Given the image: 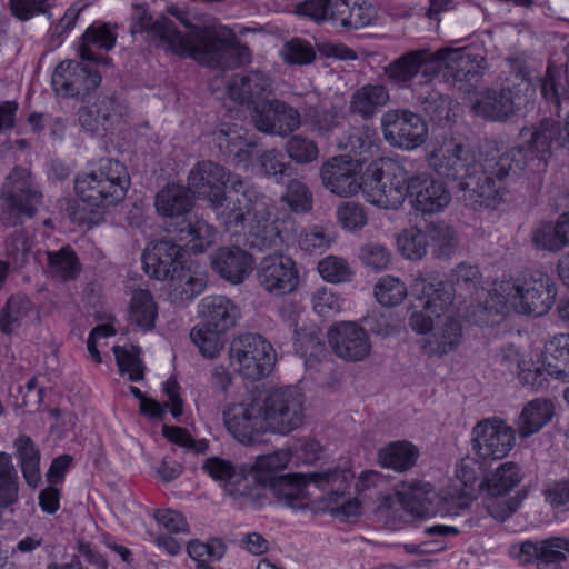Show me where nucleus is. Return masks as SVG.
<instances>
[{
    "mask_svg": "<svg viewBox=\"0 0 569 569\" xmlns=\"http://www.w3.org/2000/svg\"><path fill=\"white\" fill-rule=\"evenodd\" d=\"M130 32L141 34L157 49L180 58H191L212 69H232L251 61L247 44L236 37L220 38L211 28H194L183 34L177 23L166 14L152 16L146 4L134 7Z\"/></svg>",
    "mask_w": 569,
    "mask_h": 569,
    "instance_id": "nucleus-1",
    "label": "nucleus"
},
{
    "mask_svg": "<svg viewBox=\"0 0 569 569\" xmlns=\"http://www.w3.org/2000/svg\"><path fill=\"white\" fill-rule=\"evenodd\" d=\"M530 128H522L519 146L496 153H487L481 161L479 173H471L462 182L463 199L470 206L497 209L505 202L508 192L506 179L509 177L536 176L546 171L543 149L536 152L530 142Z\"/></svg>",
    "mask_w": 569,
    "mask_h": 569,
    "instance_id": "nucleus-2",
    "label": "nucleus"
},
{
    "mask_svg": "<svg viewBox=\"0 0 569 569\" xmlns=\"http://www.w3.org/2000/svg\"><path fill=\"white\" fill-rule=\"evenodd\" d=\"M210 208L228 232L247 233L252 248L262 251L283 243L278 227L269 221V199L248 180H231L229 192Z\"/></svg>",
    "mask_w": 569,
    "mask_h": 569,
    "instance_id": "nucleus-3",
    "label": "nucleus"
},
{
    "mask_svg": "<svg viewBox=\"0 0 569 569\" xmlns=\"http://www.w3.org/2000/svg\"><path fill=\"white\" fill-rule=\"evenodd\" d=\"M387 188L376 189L377 180H369V197L382 209H398L408 198L412 208L423 216L442 212L451 202L448 186L427 173L408 177L406 169L396 160L386 162Z\"/></svg>",
    "mask_w": 569,
    "mask_h": 569,
    "instance_id": "nucleus-4",
    "label": "nucleus"
},
{
    "mask_svg": "<svg viewBox=\"0 0 569 569\" xmlns=\"http://www.w3.org/2000/svg\"><path fill=\"white\" fill-rule=\"evenodd\" d=\"M440 66L433 59V53L425 50H411L391 61L385 67V73L390 83L399 88L412 86L417 103L432 121H448L458 103L449 96L436 89Z\"/></svg>",
    "mask_w": 569,
    "mask_h": 569,
    "instance_id": "nucleus-5",
    "label": "nucleus"
},
{
    "mask_svg": "<svg viewBox=\"0 0 569 569\" xmlns=\"http://www.w3.org/2000/svg\"><path fill=\"white\" fill-rule=\"evenodd\" d=\"M557 297L556 283L540 269H527L495 283L485 300V309L498 315L541 317L549 312Z\"/></svg>",
    "mask_w": 569,
    "mask_h": 569,
    "instance_id": "nucleus-6",
    "label": "nucleus"
},
{
    "mask_svg": "<svg viewBox=\"0 0 569 569\" xmlns=\"http://www.w3.org/2000/svg\"><path fill=\"white\" fill-rule=\"evenodd\" d=\"M353 475L346 468H332L320 472L288 473L271 481L267 487L273 497L282 506L305 510L310 507L312 499L308 492V486L313 485L329 501H337L349 489V482Z\"/></svg>",
    "mask_w": 569,
    "mask_h": 569,
    "instance_id": "nucleus-7",
    "label": "nucleus"
},
{
    "mask_svg": "<svg viewBox=\"0 0 569 569\" xmlns=\"http://www.w3.org/2000/svg\"><path fill=\"white\" fill-rule=\"evenodd\" d=\"M130 187L127 167L117 159L102 158L88 172L74 179L78 198L91 209L108 208L122 201Z\"/></svg>",
    "mask_w": 569,
    "mask_h": 569,
    "instance_id": "nucleus-8",
    "label": "nucleus"
},
{
    "mask_svg": "<svg viewBox=\"0 0 569 569\" xmlns=\"http://www.w3.org/2000/svg\"><path fill=\"white\" fill-rule=\"evenodd\" d=\"M389 159H379L370 162L362 176L357 172V164L343 156L333 157L326 161L320 169V177L323 186L331 193L339 197H349L358 193L359 190L369 203L375 202L369 197V180H377L376 189L385 191L387 188L386 162Z\"/></svg>",
    "mask_w": 569,
    "mask_h": 569,
    "instance_id": "nucleus-9",
    "label": "nucleus"
},
{
    "mask_svg": "<svg viewBox=\"0 0 569 569\" xmlns=\"http://www.w3.org/2000/svg\"><path fill=\"white\" fill-rule=\"evenodd\" d=\"M523 477V470L518 463L506 461L481 478L478 495L489 516L503 522L517 511L520 500L510 496V492L520 485Z\"/></svg>",
    "mask_w": 569,
    "mask_h": 569,
    "instance_id": "nucleus-10",
    "label": "nucleus"
},
{
    "mask_svg": "<svg viewBox=\"0 0 569 569\" xmlns=\"http://www.w3.org/2000/svg\"><path fill=\"white\" fill-rule=\"evenodd\" d=\"M229 358L234 370L242 378L258 381L272 372L277 353L271 342L263 336L249 332L232 340Z\"/></svg>",
    "mask_w": 569,
    "mask_h": 569,
    "instance_id": "nucleus-11",
    "label": "nucleus"
},
{
    "mask_svg": "<svg viewBox=\"0 0 569 569\" xmlns=\"http://www.w3.org/2000/svg\"><path fill=\"white\" fill-rule=\"evenodd\" d=\"M305 395L296 387L270 392L262 403L266 429L272 433L289 435L305 422Z\"/></svg>",
    "mask_w": 569,
    "mask_h": 569,
    "instance_id": "nucleus-12",
    "label": "nucleus"
},
{
    "mask_svg": "<svg viewBox=\"0 0 569 569\" xmlns=\"http://www.w3.org/2000/svg\"><path fill=\"white\" fill-rule=\"evenodd\" d=\"M429 167L440 177L457 181L459 188L470 178L479 173L481 161L476 152L462 141L455 138L445 139L427 154Z\"/></svg>",
    "mask_w": 569,
    "mask_h": 569,
    "instance_id": "nucleus-13",
    "label": "nucleus"
},
{
    "mask_svg": "<svg viewBox=\"0 0 569 569\" xmlns=\"http://www.w3.org/2000/svg\"><path fill=\"white\" fill-rule=\"evenodd\" d=\"M40 194L30 188L23 169L14 168L6 178L0 196V221L6 227L21 223V217H32Z\"/></svg>",
    "mask_w": 569,
    "mask_h": 569,
    "instance_id": "nucleus-14",
    "label": "nucleus"
},
{
    "mask_svg": "<svg viewBox=\"0 0 569 569\" xmlns=\"http://www.w3.org/2000/svg\"><path fill=\"white\" fill-rule=\"evenodd\" d=\"M386 141L395 148L407 151L422 146L428 136V126L423 118L410 110H390L381 118Z\"/></svg>",
    "mask_w": 569,
    "mask_h": 569,
    "instance_id": "nucleus-15",
    "label": "nucleus"
},
{
    "mask_svg": "<svg viewBox=\"0 0 569 569\" xmlns=\"http://www.w3.org/2000/svg\"><path fill=\"white\" fill-rule=\"evenodd\" d=\"M471 441L479 458L498 460L505 458L513 448L516 431L501 419H483L473 427Z\"/></svg>",
    "mask_w": 569,
    "mask_h": 569,
    "instance_id": "nucleus-16",
    "label": "nucleus"
},
{
    "mask_svg": "<svg viewBox=\"0 0 569 569\" xmlns=\"http://www.w3.org/2000/svg\"><path fill=\"white\" fill-rule=\"evenodd\" d=\"M531 83L521 78V82L515 88H501L500 90L490 89L476 102L473 110L480 116L491 121H505L512 116L516 109L526 104L528 93L532 94Z\"/></svg>",
    "mask_w": 569,
    "mask_h": 569,
    "instance_id": "nucleus-17",
    "label": "nucleus"
},
{
    "mask_svg": "<svg viewBox=\"0 0 569 569\" xmlns=\"http://www.w3.org/2000/svg\"><path fill=\"white\" fill-rule=\"evenodd\" d=\"M257 276L260 286L276 297L293 292L299 283V270L296 261L282 253L262 258Z\"/></svg>",
    "mask_w": 569,
    "mask_h": 569,
    "instance_id": "nucleus-18",
    "label": "nucleus"
},
{
    "mask_svg": "<svg viewBox=\"0 0 569 569\" xmlns=\"http://www.w3.org/2000/svg\"><path fill=\"white\" fill-rule=\"evenodd\" d=\"M98 70L83 66L80 62L67 60L60 62L51 78L54 92L63 98L87 96L101 83Z\"/></svg>",
    "mask_w": 569,
    "mask_h": 569,
    "instance_id": "nucleus-19",
    "label": "nucleus"
},
{
    "mask_svg": "<svg viewBox=\"0 0 569 569\" xmlns=\"http://www.w3.org/2000/svg\"><path fill=\"white\" fill-rule=\"evenodd\" d=\"M516 556L522 563L535 565L538 569H560L569 558V537L525 540Z\"/></svg>",
    "mask_w": 569,
    "mask_h": 569,
    "instance_id": "nucleus-20",
    "label": "nucleus"
},
{
    "mask_svg": "<svg viewBox=\"0 0 569 569\" xmlns=\"http://www.w3.org/2000/svg\"><path fill=\"white\" fill-rule=\"evenodd\" d=\"M228 431L241 443L252 445L267 432L262 406L257 402L233 403L223 411Z\"/></svg>",
    "mask_w": 569,
    "mask_h": 569,
    "instance_id": "nucleus-21",
    "label": "nucleus"
},
{
    "mask_svg": "<svg viewBox=\"0 0 569 569\" xmlns=\"http://www.w3.org/2000/svg\"><path fill=\"white\" fill-rule=\"evenodd\" d=\"M328 341L333 353L345 361H362L371 352L368 332L353 321L335 323L328 331Z\"/></svg>",
    "mask_w": 569,
    "mask_h": 569,
    "instance_id": "nucleus-22",
    "label": "nucleus"
},
{
    "mask_svg": "<svg viewBox=\"0 0 569 569\" xmlns=\"http://www.w3.org/2000/svg\"><path fill=\"white\" fill-rule=\"evenodd\" d=\"M411 291L421 308L436 318L447 312L453 301L452 286L432 271H419L411 281Z\"/></svg>",
    "mask_w": 569,
    "mask_h": 569,
    "instance_id": "nucleus-23",
    "label": "nucleus"
},
{
    "mask_svg": "<svg viewBox=\"0 0 569 569\" xmlns=\"http://www.w3.org/2000/svg\"><path fill=\"white\" fill-rule=\"evenodd\" d=\"M253 121L259 131L284 137L300 127L301 116L290 104L274 99L254 108Z\"/></svg>",
    "mask_w": 569,
    "mask_h": 569,
    "instance_id": "nucleus-24",
    "label": "nucleus"
},
{
    "mask_svg": "<svg viewBox=\"0 0 569 569\" xmlns=\"http://www.w3.org/2000/svg\"><path fill=\"white\" fill-rule=\"evenodd\" d=\"M234 178L239 177L232 176L224 167L212 161H202L190 171L188 184L199 198L212 203L223 196Z\"/></svg>",
    "mask_w": 569,
    "mask_h": 569,
    "instance_id": "nucleus-25",
    "label": "nucleus"
},
{
    "mask_svg": "<svg viewBox=\"0 0 569 569\" xmlns=\"http://www.w3.org/2000/svg\"><path fill=\"white\" fill-rule=\"evenodd\" d=\"M433 59L439 62V78L448 84L459 82L471 83L479 77L480 63L483 59L477 60L469 51L462 48L440 49L433 53Z\"/></svg>",
    "mask_w": 569,
    "mask_h": 569,
    "instance_id": "nucleus-26",
    "label": "nucleus"
},
{
    "mask_svg": "<svg viewBox=\"0 0 569 569\" xmlns=\"http://www.w3.org/2000/svg\"><path fill=\"white\" fill-rule=\"evenodd\" d=\"M142 263L148 276L157 280H169L187 261L184 252L174 241L161 240L148 248L142 254Z\"/></svg>",
    "mask_w": 569,
    "mask_h": 569,
    "instance_id": "nucleus-27",
    "label": "nucleus"
},
{
    "mask_svg": "<svg viewBox=\"0 0 569 569\" xmlns=\"http://www.w3.org/2000/svg\"><path fill=\"white\" fill-rule=\"evenodd\" d=\"M118 26L110 22L94 21L91 23L80 38L79 57L82 61H88L98 66L109 67L112 59L94 50L110 51L116 47Z\"/></svg>",
    "mask_w": 569,
    "mask_h": 569,
    "instance_id": "nucleus-28",
    "label": "nucleus"
},
{
    "mask_svg": "<svg viewBox=\"0 0 569 569\" xmlns=\"http://www.w3.org/2000/svg\"><path fill=\"white\" fill-rule=\"evenodd\" d=\"M171 236L184 254H198L214 244L217 229L201 217L188 216L177 224Z\"/></svg>",
    "mask_w": 569,
    "mask_h": 569,
    "instance_id": "nucleus-29",
    "label": "nucleus"
},
{
    "mask_svg": "<svg viewBox=\"0 0 569 569\" xmlns=\"http://www.w3.org/2000/svg\"><path fill=\"white\" fill-rule=\"evenodd\" d=\"M338 148L347 152L343 157L357 166L368 161L386 159L380 156L381 140L379 133L375 128L368 126L352 128L338 140Z\"/></svg>",
    "mask_w": 569,
    "mask_h": 569,
    "instance_id": "nucleus-30",
    "label": "nucleus"
},
{
    "mask_svg": "<svg viewBox=\"0 0 569 569\" xmlns=\"http://www.w3.org/2000/svg\"><path fill=\"white\" fill-rule=\"evenodd\" d=\"M253 257L237 246L221 247L211 254V268L223 280L239 284L250 274Z\"/></svg>",
    "mask_w": 569,
    "mask_h": 569,
    "instance_id": "nucleus-31",
    "label": "nucleus"
},
{
    "mask_svg": "<svg viewBox=\"0 0 569 569\" xmlns=\"http://www.w3.org/2000/svg\"><path fill=\"white\" fill-rule=\"evenodd\" d=\"M227 89L231 100L256 108L271 93L272 80L261 71L251 70L234 74Z\"/></svg>",
    "mask_w": 569,
    "mask_h": 569,
    "instance_id": "nucleus-32",
    "label": "nucleus"
},
{
    "mask_svg": "<svg viewBox=\"0 0 569 569\" xmlns=\"http://www.w3.org/2000/svg\"><path fill=\"white\" fill-rule=\"evenodd\" d=\"M201 323L212 331L227 332L240 318L239 307L228 297L207 296L198 305Z\"/></svg>",
    "mask_w": 569,
    "mask_h": 569,
    "instance_id": "nucleus-33",
    "label": "nucleus"
},
{
    "mask_svg": "<svg viewBox=\"0 0 569 569\" xmlns=\"http://www.w3.org/2000/svg\"><path fill=\"white\" fill-rule=\"evenodd\" d=\"M213 142L220 152L231 158L237 164L249 168L257 151V143L248 139L242 129L226 126L213 131Z\"/></svg>",
    "mask_w": 569,
    "mask_h": 569,
    "instance_id": "nucleus-34",
    "label": "nucleus"
},
{
    "mask_svg": "<svg viewBox=\"0 0 569 569\" xmlns=\"http://www.w3.org/2000/svg\"><path fill=\"white\" fill-rule=\"evenodd\" d=\"M208 286L206 271L187 262L169 279V297L174 303H190L200 296Z\"/></svg>",
    "mask_w": 569,
    "mask_h": 569,
    "instance_id": "nucleus-35",
    "label": "nucleus"
},
{
    "mask_svg": "<svg viewBox=\"0 0 569 569\" xmlns=\"http://www.w3.org/2000/svg\"><path fill=\"white\" fill-rule=\"evenodd\" d=\"M555 415L550 399L536 398L525 405L515 421L520 438H529L548 425Z\"/></svg>",
    "mask_w": 569,
    "mask_h": 569,
    "instance_id": "nucleus-36",
    "label": "nucleus"
},
{
    "mask_svg": "<svg viewBox=\"0 0 569 569\" xmlns=\"http://www.w3.org/2000/svg\"><path fill=\"white\" fill-rule=\"evenodd\" d=\"M119 116L114 100L103 98L90 107L82 108L79 112V122L87 132L99 134L101 131H110Z\"/></svg>",
    "mask_w": 569,
    "mask_h": 569,
    "instance_id": "nucleus-37",
    "label": "nucleus"
},
{
    "mask_svg": "<svg viewBox=\"0 0 569 569\" xmlns=\"http://www.w3.org/2000/svg\"><path fill=\"white\" fill-rule=\"evenodd\" d=\"M461 339V322L455 318H447L442 326L437 327L432 335L423 340L422 350L428 356H445L455 351Z\"/></svg>",
    "mask_w": 569,
    "mask_h": 569,
    "instance_id": "nucleus-38",
    "label": "nucleus"
},
{
    "mask_svg": "<svg viewBox=\"0 0 569 569\" xmlns=\"http://www.w3.org/2000/svg\"><path fill=\"white\" fill-rule=\"evenodd\" d=\"M13 447L26 483L31 488H37L41 481V452L39 448L27 435H20L16 438Z\"/></svg>",
    "mask_w": 569,
    "mask_h": 569,
    "instance_id": "nucleus-39",
    "label": "nucleus"
},
{
    "mask_svg": "<svg viewBox=\"0 0 569 569\" xmlns=\"http://www.w3.org/2000/svg\"><path fill=\"white\" fill-rule=\"evenodd\" d=\"M546 370L561 382H569V333L555 336L546 345Z\"/></svg>",
    "mask_w": 569,
    "mask_h": 569,
    "instance_id": "nucleus-40",
    "label": "nucleus"
},
{
    "mask_svg": "<svg viewBox=\"0 0 569 569\" xmlns=\"http://www.w3.org/2000/svg\"><path fill=\"white\" fill-rule=\"evenodd\" d=\"M157 211L166 217H179L190 211L193 204L189 189L180 184H168L156 196Z\"/></svg>",
    "mask_w": 569,
    "mask_h": 569,
    "instance_id": "nucleus-41",
    "label": "nucleus"
},
{
    "mask_svg": "<svg viewBox=\"0 0 569 569\" xmlns=\"http://www.w3.org/2000/svg\"><path fill=\"white\" fill-rule=\"evenodd\" d=\"M47 271L61 281L74 280L81 272L79 258L71 246H63L59 250H48Z\"/></svg>",
    "mask_w": 569,
    "mask_h": 569,
    "instance_id": "nucleus-42",
    "label": "nucleus"
},
{
    "mask_svg": "<svg viewBox=\"0 0 569 569\" xmlns=\"http://www.w3.org/2000/svg\"><path fill=\"white\" fill-rule=\"evenodd\" d=\"M418 449L409 441H395L378 452L379 462L383 468L398 472L410 469L418 459Z\"/></svg>",
    "mask_w": 569,
    "mask_h": 569,
    "instance_id": "nucleus-43",
    "label": "nucleus"
},
{
    "mask_svg": "<svg viewBox=\"0 0 569 569\" xmlns=\"http://www.w3.org/2000/svg\"><path fill=\"white\" fill-rule=\"evenodd\" d=\"M389 99L388 91L379 84H366L356 90L350 101V111L365 119L371 118Z\"/></svg>",
    "mask_w": 569,
    "mask_h": 569,
    "instance_id": "nucleus-44",
    "label": "nucleus"
},
{
    "mask_svg": "<svg viewBox=\"0 0 569 569\" xmlns=\"http://www.w3.org/2000/svg\"><path fill=\"white\" fill-rule=\"evenodd\" d=\"M130 320L144 331L153 329L158 317V305L150 291H133L129 310Z\"/></svg>",
    "mask_w": 569,
    "mask_h": 569,
    "instance_id": "nucleus-45",
    "label": "nucleus"
},
{
    "mask_svg": "<svg viewBox=\"0 0 569 569\" xmlns=\"http://www.w3.org/2000/svg\"><path fill=\"white\" fill-rule=\"evenodd\" d=\"M292 456L293 453L290 449H280L258 457L253 468L254 476L261 482V486L267 487L271 481L280 478L278 472L287 468Z\"/></svg>",
    "mask_w": 569,
    "mask_h": 569,
    "instance_id": "nucleus-46",
    "label": "nucleus"
},
{
    "mask_svg": "<svg viewBox=\"0 0 569 569\" xmlns=\"http://www.w3.org/2000/svg\"><path fill=\"white\" fill-rule=\"evenodd\" d=\"M187 552L196 561V569H214L211 562L223 558L226 545L219 538L209 539L207 542L193 539L188 542Z\"/></svg>",
    "mask_w": 569,
    "mask_h": 569,
    "instance_id": "nucleus-47",
    "label": "nucleus"
},
{
    "mask_svg": "<svg viewBox=\"0 0 569 569\" xmlns=\"http://www.w3.org/2000/svg\"><path fill=\"white\" fill-rule=\"evenodd\" d=\"M33 305L26 296L12 295L0 310V331L11 335L21 326V321L28 316Z\"/></svg>",
    "mask_w": 569,
    "mask_h": 569,
    "instance_id": "nucleus-48",
    "label": "nucleus"
},
{
    "mask_svg": "<svg viewBox=\"0 0 569 569\" xmlns=\"http://www.w3.org/2000/svg\"><path fill=\"white\" fill-rule=\"evenodd\" d=\"M429 248L438 258H449L456 250L458 241L455 230L445 222H432L427 226Z\"/></svg>",
    "mask_w": 569,
    "mask_h": 569,
    "instance_id": "nucleus-49",
    "label": "nucleus"
},
{
    "mask_svg": "<svg viewBox=\"0 0 569 569\" xmlns=\"http://www.w3.org/2000/svg\"><path fill=\"white\" fill-rule=\"evenodd\" d=\"M19 499V477L11 456L0 452V507L7 508Z\"/></svg>",
    "mask_w": 569,
    "mask_h": 569,
    "instance_id": "nucleus-50",
    "label": "nucleus"
},
{
    "mask_svg": "<svg viewBox=\"0 0 569 569\" xmlns=\"http://www.w3.org/2000/svg\"><path fill=\"white\" fill-rule=\"evenodd\" d=\"M398 248L403 257L410 260L423 258L429 249L427 229L417 227L405 229L397 239Z\"/></svg>",
    "mask_w": 569,
    "mask_h": 569,
    "instance_id": "nucleus-51",
    "label": "nucleus"
},
{
    "mask_svg": "<svg viewBox=\"0 0 569 569\" xmlns=\"http://www.w3.org/2000/svg\"><path fill=\"white\" fill-rule=\"evenodd\" d=\"M375 297L383 307H396L402 303L408 295L407 284L393 276L381 277L375 284Z\"/></svg>",
    "mask_w": 569,
    "mask_h": 569,
    "instance_id": "nucleus-52",
    "label": "nucleus"
},
{
    "mask_svg": "<svg viewBox=\"0 0 569 569\" xmlns=\"http://www.w3.org/2000/svg\"><path fill=\"white\" fill-rule=\"evenodd\" d=\"M340 116L335 109H327L322 106L310 107L305 112V123L319 136L329 138L340 126Z\"/></svg>",
    "mask_w": 569,
    "mask_h": 569,
    "instance_id": "nucleus-53",
    "label": "nucleus"
},
{
    "mask_svg": "<svg viewBox=\"0 0 569 569\" xmlns=\"http://www.w3.org/2000/svg\"><path fill=\"white\" fill-rule=\"evenodd\" d=\"M480 280L481 274L477 266L461 262L452 270L449 283L453 293L459 291L460 295L472 297L480 289Z\"/></svg>",
    "mask_w": 569,
    "mask_h": 569,
    "instance_id": "nucleus-54",
    "label": "nucleus"
},
{
    "mask_svg": "<svg viewBox=\"0 0 569 569\" xmlns=\"http://www.w3.org/2000/svg\"><path fill=\"white\" fill-rule=\"evenodd\" d=\"M222 333L199 325L191 330L190 338L203 357L212 359L219 356L223 348Z\"/></svg>",
    "mask_w": 569,
    "mask_h": 569,
    "instance_id": "nucleus-55",
    "label": "nucleus"
},
{
    "mask_svg": "<svg viewBox=\"0 0 569 569\" xmlns=\"http://www.w3.org/2000/svg\"><path fill=\"white\" fill-rule=\"evenodd\" d=\"M297 242L300 250L307 253H322L330 247L332 237L323 227L315 224L303 228Z\"/></svg>",
    "mask_w": 569,
    "mask_h": 569,
    "instance_id": "nucleus-56",
    "label": "nucleus"
},
{
    "mask_svg": "<svg viewBox=\"0 0 569 569\" xmlns=\"http://www.w3.org/2000/svg\"><path fill=\"white\" fill-rule=\"evenodd\" d=\"M113 353L122 375L128 373L129 379L133 382L143 379L144 366L136 348L127 349L126 347L114 346Z\"/></svg>",
    "mask_w": 569,
    "mask_h": 569,
    "instance_id": "nucleus-57",
    "label": "nucleus"
},
{
    "mask_svg": "<svg viewBox=\"0 0 569 569\" xmlns=\"http://www.w3.org/2000/svg\"><path fill=\"white\" fill-rule=\"evenodd\" d=\"M318 272L321 278L330 283H341L350 281L353 272L349 262L340 257L328 256L319 261Z\"/></svg>",
    "mask_w": 569,
    "mask_h": 569,
    "instance_id": "nucleus-58",
    "label": "nucleus"
},
{
    "mask_svg": "<svg viewBox=\"0 0 569 569\" xmlns=\"http://www.w3.org/2000/svg\"><path fill=\"white\" fill-rule=\"evenodd\" d=\"M282 201L296 213H307L312 210L313 198L308 187L297 180H290Z\"/></svg>",
    "mask_w": 569,
    "mask_h": 569,
    "instance_id": "nucleus-59",
    "label": "nucleus"
},
{
    "mask_svg": "<svg viewBox=\"0 0 569 569\" xmlns=\"http://www.w3.org/2000/svg\"><path fill=\"white\" fill-rule=\"evenodd\" d=\"M286 151L290 159L302 164L313 162L319 154L317 143L301 134H295L287 141Z\"/></svg>",
    "mask_w": 569,
    "mask_h": 569,
    "instance_id": "nucleus-60",
    "label": "nucleus"
},
{
    "mask_svg": "<svg viewBox=\"0 0 569 569\" xmlns=\"http://www.w3.org/2000/svg\"><path fill=\"white\" fill-rule=\"evenodd\" d=\"M532 242L536 248L548 251H559L565 244L561 239L558 221L556 223L545 222L538 226L532 232Z\"/></svg>",
    "mask_w": 569,
    "mask_h": 569,
    "instance_id": "nucleus-61",
    "label": "nucleus"
},
{
    "mask_svg": "<svg viewBox=\"0 0 569 569\" xmlns=\"http://www.w3.org/2000/svg\"><path fill=\"white\" fill-rule=\"evenodd\" d=\"M545 501L557 511L569 510V477L552 480L542 490Z\"/></svg>",
    "mask_w": 569,
    "mask_h": 569,
    "instance_id": "nucleus-62",
    "label": "nucleus"
},
{
    "mask_svg": "<svg viewBox=\"0 0 569 569\" xmlns=\"http://www.w3.org/2000/svg\"><path fill=\"white\" fill-rule=\"evenodd\" d=\"M360 259L366 267L373 271H382L391 261V252L381 243L370 242L361 247Z\"/></svg>",
    "mask_w": 569,
    "mask_h": 569,
    "instance_id": "nucleus-63",
    "label": "nucleus"
},
{
    "mask_svg": "<svg viewBox=\"0 0 569 569\" xmlns=\"http://www.w3.org/2000/svg\"><path fill=\"white\" fill-rule=\"evenodd\" d=\"M284 61L289 64H309L316 59L313 47L306 40L295 38L283 48Z\"/></svg>",
    "mask_w": 569,
    "mask_h": 569,
    "instance_id": "nucleus-64",
    "label": "nucleus"
}]
</instances>
